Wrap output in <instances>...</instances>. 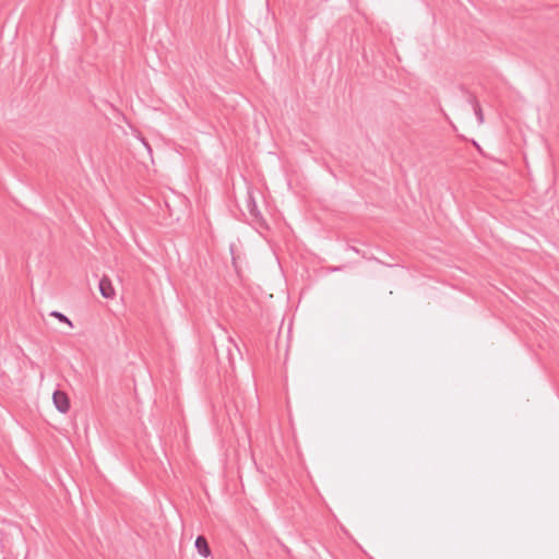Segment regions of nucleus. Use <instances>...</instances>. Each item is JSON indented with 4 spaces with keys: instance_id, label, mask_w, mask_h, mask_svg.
Listing matches in <instances>:
<instances>
[{
    "instance_id": "1",
    "label": "nucleus",
    "mask_w": 559,
    "mask_h": 559,
    "mask_svg": "<svg viewBox=\"0 0 559 559\" xmlns=\"http://www.w3.org/2000/svg\"><path fill=\"white\" fill-rule=\"evenodd\" d=\"M52 401H53L56 408L60 413L64 414L70 409V400H69V396L67 395V393L59 391V390L55 391L52 394Z\"/></svg>"
},
{
    "instance_id": "2",
    "label": "nucleus",
    "mask_w": 559,
    "mask_h": 559,
    "mask_svg": "<svg viewBox=\"0 0 559 559\" xmlns=\"http://www.w3.org/2000/svg\"><path fill=\"white\" fill-rule=\"evenodd\" d=\"M99 292L104 298L111 299L115 297V288L108 276H103L99 281Z\"/></svg>"
},
{
    "instance_id": "3",
    "label": "nucleus",
    "mask_w": 559,
    "mask_h": 559,
    "mask_svg": "<svg viewBox=\"0 0 559 559\" xmlns=\"http://www.w3.org/2000/svg\"><path fill=\"white\" fill-rule=\"evenodd\" d=\"M195 548L198 552L207 558L211 556V548L209 546L207 539L203 535H199L195 539Z\"/></svg>"
},
{
    "instance_id": "4",
    "label": "nucleus",
    "mask_w": 559,
    "mask_h": 559,
    "mask_svg": "<svg viewBox=\"0 0 559 559\" xmlns=\"http://www.w3.org/2000/svg\"><path fill=\"white\" fill-rule=\"evenodd\" d=\"M468 103L473 106V109H474L475 116L477 117L478 123L481 124L484 122V114H483L480 104L477 100V97L473 94H469Z\"/></svg>"
},
{
    "instance_id": "5",
    "label": "nucleus",
    "mask_w": 559,
    "mask_h": 559,
    "mask_svg": "<svg viewBox=\"0 0 559 559\" xmlns=\"http://www.w3.org/2000/svg\"><path fill=\"white\" fill-rule=\"evenodd\" d=\"M233 348H234L238 354H240V352H239V348H238L237 344L233 341V338H231V337H228V347H227V353H228V360H229L230 366H233V365H234Z\"/></svg>"
},
{
    "instance_id": "6",
    "label": "nucleus",
    "mask_w": 559,
    "mask_h": 559,
    "mask_svg": "<svg viewBox=\"0 0 559 559\" xmlns=\"http://www.w3.org/2000/svg\"><path fill=\"white\" fill-rule=\"evenodd\" d=\"M50 316L58 319L60 322L68 324L71 328L73 326L72 321L67 316L59 311L53 310L50 312Z\"/></svg>"
},
{
    "instance_id": "7",
    "label": "nucleus",
    "mask_w": 559,
    "mask_h": 559,
    "mask_svg": "<svg viewBox=\"0 0 559 559\" xmlns=\"http://www.w3.org/2000/svg\"><path fill=\"white\" fill-rule=\"evenodd\" d=\"M250 213H251V215H253V216H257V215H258L257 205H255L254 203H252V205H251Z\"/></svg>"
},
{
    "instance_id": "8",
    "label": "nucleus",
    "mask_w": 559,
    "mask_h": 559,
    "mask_svg": "<svg viewBox=\"0 0 559 559\" xmlns=\"http://www.w3.org/2000/svg\"><path fill=\"white\" fill-rule=\"evenodd\" d=\"M142 142L147 147V150L151 152V147H150L148 143L144 139H142Z\"/></svg>"
}]
</instances>
